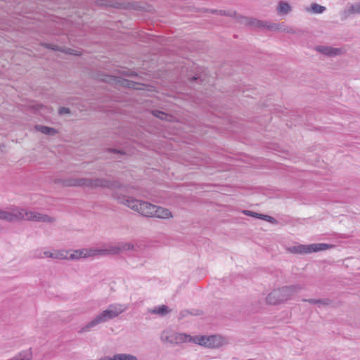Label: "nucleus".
Segmentation results:
<instances>
[{
    "label": "nucleus",
    "instance_id": "obj_12",
    "mask_svg": "<svg viewBox=\"0 0 360 360\" xmlns=\"http://www.w3.org/2000/svg\"><path fill=\"white\" fill-rule=\"evenodd\" d=\"M360 14V3L351 4L347 9L342 13V20L347 19L352 15Z\"/></svg>",
    "mask_w": 360,
    "mask_h": 360
},
{
    "label": "nucleus",
    "instance_id": "obj_35",
    "mask_svg": "<svg viewBox=\"0 0 360 360\" xmlns=\"http://www.w3.org/2000/svg\"><path fill=\"white\" fill-rule=\"evenodd\" d=\"M199 79L198 77H193L192 78V80H196V79Z\"/></svg>",
    "mask_w": 360,
    "mask_h": 360
},
{
    "label": "nucleus",
    "instance_id": "obj_10",
    "mask_svg": "<svg viewBox=\"0 0 360 360\" xmlns=\"http://www.w3.org/2000/svg\"><path fill=\"white\" fill-rule=\"evenodd\" d=\"M245 22L248 25H250L251 26H253L257 28H262V29H266L268 30L271 31V25H274V22H271L269 21H264V20H260L255 18H242Z\"/></svg>",
    "mask_w": 360,
    "mask_h": 360
},
{
    "label": "nucleus",
    "instance_id": "obj_29",
    "mask_svg": "<svg viewBox=\"0 0 360 360\" xmlns=\"http://www.w3.org/2000/svg\"><path fill=\"white\" fill-rule=\"evenodd\" d=\"M243 213L247 215V216H251V217H255V218H258L259 217V213H257V212H254L252 211H250V210H244L243 211Z\"/></svg>",
    "mask_w": 360,
    "mask_h": 360
},
{
    "label": "nucleus",
    "instance_id": "obj_16",
    "mask_svg": "<svg viewBox=\"0 0 360 360\" xmlns=\"http://www.w3.org/2000/svg\"><path fill=\"white\" fill-rule=\"evenodd\" d=\"M52 251L48 250H40L37 249L34 250L33 252V258L35 259H44V258H51Z\"/></svg>",
    "mask_w": 360,
    "mask_h": 360
},
{
    "label": "nucleus",
    "instance_id": "obj_30",
    "mask_svg": "<svg viewBox=\"0 0 360 360\" xmlns=\"http://www.w3.org/2000/svg\"><path fill=\"white\" fill-rule=\"evenodd\" d=\"M125 84L127 85L129 87L133 88V89H140V87L136 86H139L140 84H136L133 82H129V80H125Z\"/></svg>",
    "mask_w": 360,
    "mask_h": 360
},
{
    "label": "nucleus",
    "instance_id": "obj_8",
    "mask_svg": "<svg viewBox=\"0 0 360 360\" xmlns=\"http://www.w3.org/2000/svg\"><path fill=\"white\" fill-rule=\"evenodd\" d=\"M333 245L326 243H314L309 245H297L288 248V251L293 254H310L319 251H323L333 248Z\"/></svg>",
    "mask_w": 360,
    "mask_h": 360
},
{
    "label": "nucleus",
    "instance_id": "obj_19",
    "mask_svg": "<svg viewBox=\"0 0 360 360\" xmlns=\"http://www.w3.org/2000/svg\"><path fill=\"white\" fill-rule=\"evenodd\" d=\"M292 11L291 6L285 1H280L278 5L277 11L278 14L286 15Z\"/></svg>",
    "mask_w": 360,
    "mask_h": 360
},
{
    "label": "nucleus",
    "instance_id": "obj_14",
    "mask_svg": "<svg viewBox=\"0 0 360 360\" xmlns=\"http://www.w3.org/2000/svg\"><path fill=\"white\" fill-rule=\"evenodd\" d=\"M170 311L171 310L169 309V307L164 304L155 307L153 309H148V313L151 314H156L162 317L166 316Z\"/></svg>",
    "mask_w": 360,
    "mask_h": 360
},
{
    "label": "nucleus",
    "instance_id": "obj_20",
    "mask_svg": "<svg viewBox=\"0 0 360 360\" xmlns=\"http://www.w3.org/2000/svg\"><path fill=\"white\" fill-rule=\"evenodd\" d=\"M110 360H138L137 357L130 354H117L110 357Z\"/></svg>",
    "mask_w": 360,
    "mask_h": 360
},
{
    "label": "nucleus",
    "instance_id": "obj_2",
    "mask_svg": "<svg viewBox=\"0 0 360 360\" xmlns=\"http://www.w3.org/2000/svg\"><path fill=\"white\" fill-rule=\"evenodd\" d=\"M128 305L122 303H113L109 304L107 308L98 313L94 319L82 326L79 333H88L92 330L98 325L107 323L119 317L122 314L128 309Z\"/></svg>",
    "mask_w": 360,
    "mask_h": 360
},
{
    "label": "nucleus",
    "instance_id": "obj_33",
    "mask_svg": "<svg viewBox=\"0 0 360 360\" xmlns=\"http://www.w3.org/2000/svg\"><path fill=\"white\" fill-rule=\"evenodd\" d=\"M98 360H110V356H105L104 358H101Z\"/></svg>",
    "mask_w": 360,
    "mask_h": 360
},
{
    "label": "nucleus",
    "instance_id": "obj_32",
    "mask_svg": "<svg viewBox=\"0 0 360 360\" xmlns=\"http://www.w3.org/2000/svg\"><path fill=\"white\" fill-rule=\"evenodd\" d=\"M303 302H307L312 304H316V299H303Z\"/></svg>",
    "mask_w": 360,
    "mask_h": 360
},
{
    "label": "nucleus",
    "instance_id": "obj_28",
    "mask_svg": "<svg viewBox=\"0 0 360 360\" xmlns=\"http://www.w3.org/2000/svg\"><path fill=\"white\" fill-rule=\"evenodd\" d=\"M331 301L329 299H316V304L319 306H326L329 305Z\"/></svg>",
    "mask_w": 360,
    "mask_h": 360
},
{
    "label": "nucleus",
    "instance_id": "obj_31",
    "mask_svg": "<svg viewBox=\"0 0 360 360\" xmlns=\"http://www.w3.org/2000/svg\"><path fill=\"white\" fill-rule=\"evenodd\" d=\"M59 113L60 115L70 113V110L67 108H60L59 109Z\"/></svg>",
    "mask_w": 360,
    "mask_h": 360
},
{
    "label": "nucleus",
    "instance_id": "obj_22",
    "mask_svg": "<svg viewBox=\"0 0 360 360\" xmlns=\"http://www.w3.org/2000/svg\"><path fill=\"white\" fill-rule=\"evenodd\" d=\"M84 252L85 254V259L89 257H93L98 255H102L101 249L98 248H84Z\"/></svg>",
    "mask_w": 360,
    "mask_h": 360
},
{
    "label": "nucleus",
    "instance_id": "obj_21",
    "mask_svg": "<svg viewBox=\"0 0 360 360\" xmlns=\"http://www.w3.org/2000/svg\"><path fill=\"white\" fill-rule=\"evenodd\" d=\"M101 251H102V255H117L120 252H121L120 248V245L109 246L108 248L101 249Z\"/></svg>",
    "mask_w": 360,
    "mask_h": 360
},
{
    "label": "nucleus",
    "instance_id": "obj_24",
    "mask_svg": "<svg viewBox=\"0 0 360 360\" xmlns=\"http://www.w3.org/2000/svg\"><path fill=\"white\" fill-rule=\"evenodd\" d=\"M212 13L238 18L237 13L234 11L212 10Z\"/></svg>",
    "mask_w": 360,
    "mask_h": 360
},
{
    "label": "nucleus",
    "instance_id": "obj_9",
    "mask_svg": "<svg viewBox=\"0 0 360 360\" xmlns=\"http://www.w3.org/2000/svg\"><path fill=\"white\" fill-rule=\"evenodd\" d=\"M317 52L326 56L328 57H335L342 56L345 53V50L343 48H335L329 46H316L314 48Z\"/></svg>",
    "mask_w": 360,
    "mask_h": 360
},
{
    "label": "nucleus",
    "instance_id": "obj_6",
    "mask_svg": "<svg viewBox=\"0 0 360 360\" xmlns=\"http://www.w3.org/2000/svg\"><path fill=\"white\" fill-rule=\"evenodd\" d=\"M192 342L210 349L219 348L226 344L225 338L218 335L192 336Z\"/></svg>",
    "mask_w": 360,
    "mask_h": 360
},
{
    "label": "nucleus",
    "instance_id": "obj_7",
    "mask_svg": "<svg viewBox=\"0 0 360 360\" xmlns=\"http://www.w3.org/2000/svg\"><path fill=\"white\" fill-rule=\"evenodd\" d=\"M160 340L164 343L177 345L182 343L192 342V336L184 333H177L171 329H166L160 334Z\"/></svg>",
    "mask_w": 360,
    "mask_h": 360
},
{
    "label": "nucleus",
    "instance_id": "obj_18",
    "mask_svg": "<svg viewBox=\"0 0 360 360\" xmlns=\"http://www.w3.org/2000/svg\"><path fill=\"white\" fill-rule=\"evenodd\" d=\"M35 129L37 131L49 136H53L57 133V130L56 129L43 125H37Z\"/></svg>",
    "mask_w": 360,
    "mask_h": 360
},
{
    "label": "nucleus",
    "instance_id": "obj_13",
    "mask_svg": "<svg viewBox=\"0 0 360 360\" xmlns=\"http://www.w3.org/2000/svg\"><path fill=\"white\" fill-rule=\"evenodd\" d=\"M271 28V31L274 32H286L290 34H295V30L290 27L286 25L284 22L282 23H274L270 27Z\"/></svg>",
    "mask_w": 360,
    "mask_h": 360
},
{
    "label": "nucleus",
    "instance_id": "obj_1",
    "mask_svg": "<svg viewBox=\"0 0 360 360\" xmlns=\"http://www.w3.org/2000/svg\"><path fill=\"white\" fill-rule=\"evenodd\" d=\"M0 219L9 222L26 220L49 224L56 221V218L53 217L37 212L29 211L18 207H11L8 210L0 209Z\"/></svg>",
    "mask_w": 360,
    "mask_h": 360
},
{
    "label": "nucleus",
    "instance_id": "obj_15",
    "mask_svg": "<svg viewBox=\"0 0 360 360\" xmlns=\"http://www.w3.org/2000/svg\"><path fill=\"white\" fill-rule=\"evenodd\" d=\"M70 252V250H52V255L51 259H65L68 260V255Z\"/></svg>",
    "mask_w": 360,
    "mask_h": 360
},
{
    "label": "nucleus",
    "instance_id": "obj_11",
    "mask_svg": "<svg viewBox=\"0 0 360 360\" xmlns=\"http://www.w3.org/2000/svg\"><path fill=\"white\" fill-rule=\"evenodd\" d=\"M173 217L169 210L155 205L154 212L153 213L152 217H157L160 219H169Z\"/></svg>",
    "mask_w": 360,
    "mask_h": 360
},
{
    "label": "nucleus",
    "instance_id": "obj_34",
    "mask_svg": "<svg viewBox=\"0 0 360 360\" xmlns=\"http://www.w3.org/2000/svg\"><path fill=\"white\" fill-rule=\"evenodd\" d=\"M70 53L73 54V55H79L77 51H75L74 53L70 52Z\"/></svg>",
    "mask_w": 360,
    "mask_h": 360
},
{
    "label": "nucleus",
    "instance_id": "obj_27",
    "mask_svg": "<svg viewBox=\"0 0 360 360\" xmlns=\"http://www.w3.org/2000/svg\"><path fill=\"white\" fill-rule=\"evenodd\" d=\"M259 216V219H263L264 221H266L274 224H277V221L273 217L266 215V214H260Z\"/></svg>",
    "mask_w": 360,
    "mask_h": 360
},
{
    "label": "nucleus",
    "instance_id": "obj_5",
    "mask_svg": "<svg viewBox=\"0 0 360 360\" xmlns=\"http://www.w3.org/2000/svg\"><path fill=\"white\" fill-rule=\"evenodd\" d=\"M119 202L136 211L142 216L152 217L155 205L148 202L139 200L129 196L115 195Z\"/></svg>",
    "mask_w": 360,
    "mask_h": 360
},
{
    "label": "nucleus",
    "instance_id": "obj_25",
    "mask_svg": "<svg viewBox=\"0 0 360 360\" xmlns=\"http://www.w3.org/2000/svg\"><path fill=\"white\" fill-rule=\"evenodd\" d=\"M152 112H153L154 116H155L156 117H158V118H160V120H162L170 121L171 119H172V116L171 115H167V114H166V113H165L164 112H162V111L153 110Z\"/></svg>",
    "mask_w": 360,
    "mask_h": 360
},
{
    "label": "nucleus",
    "instance_id": "obj_4",
    "mask_svg": "<svg viewBox=\"0 0 360 360\" xmlns=\"http://www.w3.org/2000/svg\"><path fill=\"white\" fill-rule=\"evenodd\" d=\"M65 186H81L88 188H116L117 182H112L105 179L69 178L63 182Z\"/></svg>",
    "mask_w": 360,
    "mask_h": 360
},
{
    "label": "nucleus",
    "instance_id": "obj_23",
    "mask_svg": "<svg viewBox=\"0 0 360 360\" xmlns=\"http://www.w3.org/2000/svg\"><path fill=\"white\" fill-rule=\"evenodd\" d=\"M326 9L325 6L314 3L311 5V8L308 11L312 13L320 14L323 13Z\"/></svg>",
    "mask_w": 360,
    "mask_h": 360
},
{
    "label": "nucleus",
    "instance_id": "obj_17",
    "mask_svg": "<svg viewBox=\"0 0 360 360\" xmlns=\"http://www.w3.org/2000/svg\"><path fill=\"white\" fill-rule=\"evenodd\" d=\"M85 254L84 252V248L70 250V252L68 255V260H78L79 259H85Z\"/></svg>",
    "mask_w": 360,
    "mask_h": 360
},
{
    "label": "nucleus",
    "instance_id": "obj_3",
    "mask_svg": "<svg viewBox=\"0 0 360 360\" xmlns=\"http://www.w3.org/2000/svg\"><path fill=\"white\" fill-rule=\"evenodd\" d=\"M302 289L300 285H291L274 289L268 294L266 302L268 304L276 305L290 300L294 295Z\"/></svg>",
    "mask_w": 360,
    "mask_h": 360
},
{
    "label": "nucleus",
    "instance_id": "obj_26",
    "mask_svg": "<svg viewBox=\"0 0 360 360\" xmlns=\"http://www.w3.org/2000/svg\"><path fill=\"white\" fill-rule=\"evenodd\" d=\"M120 245V252L135 250L134 245L131 243H122Z\"/></svg>",
    "mask_w": 360,
    "mask_h": 360
}]
</instances>
